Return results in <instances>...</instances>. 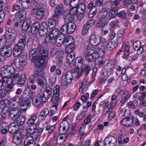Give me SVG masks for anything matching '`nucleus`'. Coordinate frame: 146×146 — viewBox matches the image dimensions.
Masks as SVG:
<instances>
[{"instance_id": "nucleus-13", "label": "nucleus", "mask_w": 146, "mask_h": 146, "mask_svg": "<svg viewBox=\"0 0 146 146\" xmlns=\"http://www.w3.org/2000/svg\"><path fill=\"white\" fill-rule=\"evenodd\" d=\"M87 43V42L85 43V45L84 47V49L85 54H86L91 55L96 54V53H98V52H97L98 49L96 47L91 45H86Z\"/></svg>"}, {"instance_id": "nucleus-38", "label": "nucleus", "mask_w": 146, "mask_h": 146, "mask_svg": "<svg viewBox=\"0 0 146 146\" xmlns=\"http://www.w3.org/2000/svg\"><path fill=\"white\" fill-rule=\"evenodd\" d=\"M66 137L64 134L58 135L57 137L56 143L58 145H61L65 141Z\"/></svg>"}, {"instance_id": "nucleus-63", "label": "nucleus", "mask_w": 146, "mask_h": 146, "mask_svg": "<svg viewBox=\"0 0 146 146\" xmlns=\"http://www.w3.org/2000/svg\"><path fill=\"white\" fill-rule=\"evenodd\" d=\"M95 61V64L99 66H100L104 62V60L101 58H99V57L96 59Z\"/></svg>"}, {"instance_id": "nucleus-20", "label": "nucleus", "mask_w": 146, "mask_h": 146, "mask_svg": "<svg viewBox=\"0 0 146 146\" xmlns=\"http://www.w3.org/2000/svg\"><path fill=\"white\" fill-rule=\"evenodd\" d=\"M36 78V74L35 72L33 75L29 76L27 80L28 86L31 87V89L33 90H35L36 88V86L33 85L35 81V80Z\"/></svg>"}, {"instance_id": "nucleus-47", "label": "nucleus", "mask_w": 146, "mask_h": 146, "mask_svg": "<svg viewBox=\"0 0 146 146\" xmlns=\"http://www.w3.org/2000/svg\"><path fill=\"white\" fill-rule=\"evenodd\" d=\"M8 78L3 77L0 74V87L5 86Z\"/></svg>"}, {"instance_id": "nucleus-52", "label": "nucleus", "mask_w": 146, "mask_h": 146, "mask_svg": "<svg viewBox=\"0 0 146 146\" xmlns=\"http://www.w3.org/2000/svg\"><path fill=\"white\" fill-rule=\"evenodd\" d=\"M15 82V80H9V78H8L6 82V84H7V87L10 89L12 88L14 86V82Z\"/></svg>"}, {"instance_id": "nucleus-14", "label": "nucleus", "mask_w": 146, "mask_h": 146, "mask_svg": "<svg viewBox=\"0 0 146 146\" xmlns=\"http://www.w3.org/2000/svg\"><path fill=\"white\" fill-rule=\"evenodd\" d=\"M80 87L79 88L80 93L82 94L86 90L88 89V87L90 86L89 83L88 82V80L85 79L83 81H79Z\"/></svg>"}, {"instance_id": "nucleus-45", "label": "nucleus", "mask_w": 146, "mask_h": 146, "mask_svg": "<svg viewBox=\"0 0 146 146\" xmlns=\"http://www.w3.org/2000/svg\"><path fill=\"white\" fill-rule=\"evenodd\" d=\"M37 108H40L42 107L43 105V102H44L43 100V99L42 98V96L41 95H38L37 96Z\"/></svg>"}, {"instance_id": "nucleus-9", "label": "nucleus", "mask_w": 146, "mask_h": 146, "mask_svg": "<svg viewBox=\"0 0 146 146\" xmlns=\"http://www.w3.org/2000/svg\"><path fill=\"white\" fill-rule=\"evenodd\" d=\"M26 11L24 9H21L16 12L14 20L19 22H22L24 18L26 17Z\"/></svg>"}, {"instance_id": "nucleus-61", "label": "nucleus", "mask_w": 146, "mask_h": 146, "mask_svg": "<svg viewBox=\"0 0 146 146\" xmlns=\"http://www.w3.org/2000/svg\"><path fill=\"white\" fill-rule=\"evenodd\" d=\"M137 0H125L124 5L127 6L131 4H135L137 3Z\"/></svg>"}, {"instance_id": "nucleus-46", "label": "nucleus", "mask_w": 146, "mask_h": 146, "mask_svg": "<svg viewBox=\"0 0 146 146\" xmlns=\"http://www.w3.org/2000/svg\"><path fill=\"white\" fill-rule=\"evenodd\" d=\"M80 0H71L70 4V7L74 8L76 7L79 4Z\"/></svg>"}, {"instance_id": "nucleus-22", "label": "nucleus", "mask_w": 146, "mask_h": 146, "mask_svg": "<svg viewBox=\"0 0 146 146\" xmlns=\"http://www.w3.org/2000/svg\"><path fill=\"white\" fill-rule=\"evenodd\" d=\"M133 119L132 116L126 117L122 119L121 124L126 127H130L133 123Z\"/></svg>"}, {"instance_id": "nucleus-34", "label": "nucleus", "mask_w": 146, "mask_h": 146, "mask_svg": "<svg viewBox=\"0 0 146 146\" xmlns=\"http://www.w3.org/2000/svg\"><path fill=\"white\" fill-rule=\"evenodd\" d=\"M100 19L96 23V26L100 28H103L107 25L108 22L105 19Z\"/></svg>"}, {"instance_id": "nucleus-8", "label": "nucleus", "mask_w": 146, "mask_h": 146, "mask_svg": "<svg viewBox=\"0 0 146 146\" xmlns=\"http://www.w3.org/2000/svg\"><path fill=\"white\" fill-rule=\"evenodd\" d=\"M86 6L85 4L81 3L78 6L74 8H71L74 13L76 16L79 17V15H81L83 17V14L84 13L86 10Z\"/></svg>"}, {"instance_id": "nucleus-30", "label": "nucleus", "mask_w": 146, "mask_h": 146, "mask_svg": "<svg viewBox=\"0 0 146 146\" xmlns=\"http://www.w3.org/2000/svg\"><path fill=\"white\" fill-rule=\"evenodd\" d=\"M26 79V74H22L17 80V84L20 86H23L24 85Z\"/></svg>"}, {"instance_id": "nucleus-59", "label": "nucleus", "mask_w": 146, "mask_h": 146, "mask_svg": "<svg viewBox=\"0 0 146 146\" xmlns=\"http://www.w3.org/2000/svg\"><path fill=\"white\" fill-rule=\"evenodd\" d=\"M7 70H6V67H4V68L2 69L0 74L2 76H3V77H5L7 79L9 77L7 73Z\"/></svg>"}, {"instance_id": "nucleus-29", "label": "nucleus", "mask_w": 146, "mask_h": 146, "mask_svg": "<svg viewBox=\"0 0 146 146\" xmlns=\"http://www.w3.org/2000/svg\"><path fill=\"white\" fill-rule=\"evenodd\" d=\"M99 56L98 53H96L92 54H86L85 57L87 62H93L96 59L98 58Z\"/></svg>"}, {"instance_id": "nucleus-42", "label": "nucleus", "mask_w": 146, "mask_h": 146, "mask_svg": "<svg viewBox=\"0 0 146 146\" xmlns=\"http://www.w3.org/2000/svg\"><path fill=\"white\" fill-rule=\"evenodd\" d=\"M20 76V74L18 72H16L15 70H14V72L11 73V75L10 76L11 77H9V80H14L15 81L16 80V79L19 77Z\"/></svg>"}, {"instance_id": "nucleus-53", "label": "nucleus", "mask_w": 146, "mask_h": 146, "mask_svg": "<svg viewBox=\"0 0 146 146\" xmlns=\"http://www.w3.org/2000/svg\"><path fill=\"white\" fill-rule=\"evenodd\" d=\"M6 68L7 71V74L9 76H11V73L14 72V70H15V68L12 66H6Z\"/></svg>"}, {"instance_id": "nucleus-6", "label": "nucleus", "mask_w": 146, "mask_h": 146, "mask_svg": "<svg viewBox=\"0 0 146 146\" xmlns=\"http://www.w3.org/2000/svg\"><path fill=\"white\" fill-rule=\"evenodd\" d=\"M15 121V123H11L9 126L8 131L11 133H16L19 129V127L23 125L25 122L23 119L22 120Z\"/></svg>"}, {"instance_id": "nucleus-62", "label": "nucleus", "mask_w": 146, "mask_h": 146, "mask_svg": "<svg viewBox=\"0 0 146 146\" xmlns=\"http://www.w3.org/2000/svg\"><path fill=\"white\" fill-rule=\"evenodd\" d=\"M141 42L138 41L135 42L133 44V47L134 50H137L141 45Z\"/></svg>"}, {"instance_id": "nucleus-7", "label": "nucleus", "mask_w": 146, "mask_h": 146, "mask_svg": "<svg viewBox=\"0 0 146 146\" xmlns=\"http://www.w3.org/2000/svg\"><path fill=\"white\" fill-rule=\"evenodd\" d=\"M24 95L27 98H30L32 100V104L36 107V94L35 92H33L29 87L26 88L24 92Z\"/></svg>"}, {"instance_id": "nucleus-4", "label": "nucleus", "mask_w": 146, "mask_h": 146, "mask_svg": "<svg viewBox=\"0 0 146 146\" xmlns=\"http://www.w3.org/2000/svg\"><path fill=\"white\" fill-rule=\"evenodd\" d=\"M26 44V41L19 40L18 42L14 46L13 50V54L15 57L18 56L21 53Z\"/></svg>"}, {"instance_id": "nucleus-41", "label": "nucleus", "mask_w": 146, "mask_h": 146, "mask_svg": "<svg viewBox=\"0 0 146 146\" xmlns=\"http://www.w3.org/2000/svg\"><path fill=\"white\" fill-rule=\"evenodd\" d=\"M20 136H21L23 138H25L27 136V134L29 133V134L30 133H29L28 130L27 129L24 127H22L20 133H17Z\"/></svg>"}, {"instance_id": "nucleus-55", "label": "nucleus", "mask_w": 146, "mask_h": 146, "mask_svg": "<svg viewBox=\"0 0 146 146\" xmlns=\"http://www.w3.org/2000/svg\"><path fill=\"white\" fill-rule=\"evenodd\" d=\"M12 52H7L6 51H1V54L4 58H6L9 57L11 55Z\"/></svg>"}, {"instance_id": "nucleus-64", "label": "nucleus", "mask_w": 146, "mask_h": 146, "mask_svg": "<svg viewBox=\"0 0 146 146\" xmlns=\"http://www.w3.org/2000/svg\"><path fill=\"white\" fill-rule=\"evenodd\" d=\"M113 61H110L107 63L106 65V67L107 68L109 69H112L114 68V65L113 64Z\"/></svg>"}, {"instance_id": "nucleus-3", "label": "nucleus", "mask_w": 146, "mask_h": 146, "mask_svg": "<svg viewBox=\"0 0 146 146\" xmlns=\"http://www.w3.org/2000/svg\"><path fill=\"white\" fill-rule=\"evenodd\" d=\"M76 28V26L74 23L70 22L68 24L64 25L60 28V32L61 34H62L63 36L67 34H70L74 32Z\"/></svg>"}, {"instance_id": "nucleus-49", "label": "nucleus", "mask_w": 146, "mask_h": 146, "mask_svg": "<svg viewBox=\"0 0 146 146\" xmlns=\"http://www.w3.org/2000/svg\"><path fill=\"white\" fill-rule=\"evenodd\" d=\"M92 116L91 115H88L84 120V123L83 124L82 123L81 124V126H83L85 128L86 126H85V125L88 124L91 122L92 119Z\"/></svg>"}, {"instance_id": "nucleus-15", "label": "nucleus", "mask_w": 146, "mask_h": 146, "mask_svg": "<svg viewBox=\"0 0 146 146\" xmlns=\"http://www.w3.org/2000/svg\"><path fill=\"white\" fill-rule=\"evenodd\" d=\"M107 45L106 43L102 42H99L97 44V46L96 47H98L97 52H98L99 56L100 54L102 55L104 54L105 52H106Z\"/></svg>"}, {"instance_id": "nucleus-10", "label": "nucleus", "mask_w": 146, "mask_h": 146, "mask_svg": "<svg viewBox=\"0 0 146 146\" xmlns=\"http://www.w3.org/2000/svg\"><path fill=\"white\" fill-rule=\"evenodd\" d=\"M73 78V73L70 71H68L65 74L62 81V84L64 86L66 85L67 83L71 82Z\"/></svg>"}, {"instance_id": "nucleus-37", "label": "nucleus", "mask_w": 146, "mask_h": 146, "mask_svg": "<svg viewBox=\"0 0 146 146\" xmlns=\"http://www.w3.org/2000/svg\"><path fill=\"white\" fill-rule=\"evenodd\" d=\"M83 63L82 58L80 56L76 58L75 60L74 66L75 68H81Z\"/></svg>"}, {"instance_id": "nucleus-58", "label": "nucleus", "mask_w": 146, "mask_h": 146, "mask_svg": "<svg viewBox=\"0 0 146 146\" xmlns=\"http://www.w3.org/2000/svg\"><path fill=\"white\" fill-rule=\"evenodd\" d=\"M59 95L53 94V95L51 101L53 104L56 103L59 100Z\"/></svg>"}, {"instance_id": "nucleus-5", "label": "nucleus", "mask_w": 146, "mask_h": 146, "mask_svg": "<svg viewBox=\"0 0 146 146\" xmlns=\"http://www.w3.org/2000/svg\"><path fill=\"white\" fill-rule=\"evenodd\" d=\"M36 119V115H33L31 116L27 121V124L30 126V128L29 129L31 131L29 132V133L31 134L36 133V123L35 122Z\"/></svg>"}, {"instance_id": "nucleus-24", "label": "nucleus", "mask_w": 146, "mask_h": 146, "mask_svg": "<svg viewBox=\"0 0 146 146\" xmlns=\"http://www.w3.org/2000/svg\"><path fill=\"white\" fill-rule=\"evenodd\" d=\"M35 140H34V138L31 136H29L25 139L24 142L25 146H28L31 145V146H36V137H35Z\"/></svg>"}, {"instance_id": "nucleus-31", "label": "nucleus", "mask_w": 146, "mask_h": 146, "mask_svg": "<svg viewBox=\"0 0 146 146\" xmlns=\"http://www.w3.org/2000/svg\"><path fill=\"white\" fill-rule=\"evenodd\" d=\"M64 7L62 4H60L56 7L54 15H58V17L61 15L64 12Z\"/></svg>"}, {"instance_id": "nucleus-26", "label": "nucleus", "mask_w": 146, "mask_h": 146, "mask_svg": "<svg viewBox=\"0 0 146 146\" xmlns=\"http://www.w3.org/2000/svg\"><path fill=\"white\" fill-rule=\"evenodd\" d=\"M29 58L32 63H34L36 66V49L33 48L29 52Z\"/></svg>"}, {"instance_id": "nucleus-44", "label": "nucleus", "mask_w": 146, "mask_h": 146, "mask_svg": "<svg viewBox=\"0 0 146 146\" xmlns=\"http://www.w3.org/2000/svg\"><path fill=\"white\" fill-rule=\"evenodd\" d=\"M138 103L137 101L134 100L132 102L130 101L127 104V105L129 108L132 109L135 108L138 105Z\"/></svg>"}, {"instance_id": "nucleus-1", "label": "nucleus", "mask_w": 146, "mask_h": 146, "mask_svg": "<svg viewBox=\"0 0 146 146\" xmlns=\"http://www.w3.org/2000/svg\"><path fill=\"white\" fill-rule=\"evenodd\" d=\"M37 50L39 53L37 56V75L42 76L43 74V69H45L46 66L45 63L46 59L48 57V50L44 47L42 44H39Z\"/></svg>"}, {"instance_id": "nucleus-2", "label": "nucleus", "mask_w": 146, "mask_h": 146, "mask_svg": "<svg viewBox=\"0 0 146 146\" xmlns=\"http://www.w3.org/2000/svg\"><path fill=\"white\" fill-rule=\"evenodd\" d=\"M21 111L17 108H11L9 112V117L13 120L15 121L22 120L23 119L24 121H25V116L21 115Z\"/></svg>"}, {"instance_id": "nucleus-48", "label": "nucleus", "mask_w": 146, "mask_h": 146, "mask_svg": "<svg viewBox=\"0 0 146 146\" xmlns=\"http://www.w3.org/2000/svg\"><path fill=\"white\" fill-rule=\"evenodd\" d=\"M74 42L72 41L70 44H68V45L66 46H67L66 50H67V52L68 51H73V50L74 48Z\"/></svg>"}, {"instance_id": "nucleus-54", "label": "nucleus", "mask_w": 146, "mask_h": 146, "mask_svg": "<svg viewBox=\"0 0 146 146\" xmlns=\"http://www.w3.org/2000/svg\"><path fill=\"white\" fill-rule=\"evenodd\" d=\"M57 64L59 67H61L63 64V60L62 56H57Z\"/></svg>"}, {"instance_id": "nucleus-16", "label": "nucleus", "mask_w": 146, "mask_h": 146, "mask_svg": "<svg viewBox=\"0 0 146 146\" xmlns=\"http://www.w3.org/2000/svg\"><path fill=\"white\" fill-rule=\"evenodd\" d=\"M58 15H54L52 18H50L48 21V25L49 29H52L54 28L56 24L58 23L59 17Z\"/></svg>"}, {"instance_id": "nucleus-36", "label": "nucleus", "mask_w": 146, "mask_h": 146, "mask_svg": "<svg viewBox=\"0 0 146 146\" xmlns=\"http://www.w3.org/2000/svg\"><path fill=\"white\" fill-rule=\"evenodd\" d=\"M69 53L67 57V61L69 64L73 62L75 58V53L73 51H68Z\"/></svg>"}, {"instance_id": "nucleus-11", "label": "nucleus", "mask_w": 146, "mask_h": 146, "mask_svg": "<svg viewBox=\"0 0 146 146\" xmlns=\"http://www.w3.org/2000/svg\"><path fill=\"white\" fill-rule=\"evenodd\" d=\"M103 146H115L117 140L113 136H110L106 137L104 141Z\"/></svg>"}, {"instance_id": "nucleus-23", "label": "nucleus", "mask_w": 146, "mask_h": 146, "mask_svg": "<svg viewBox=\"0 0 146 146\" xmlns=\"http://www.w3.org/2000/svg\"><path fill=\"white\" fill-rule=\"evenodd\" d=\"M118 42L117 40H112L107 45L106 52L108 54L111 53V51L113 50L117 46Z\"/></svg>"}, {"instance_id": "nucleus-32", "label": "nucleus", "mask_w": 146, "mask_h": 146, "mask_svg": "<svg viewBox=\"0 0 146 146\" xmlns=\"http://www.w3.org/2000/svg\"><path fill=\"white\" fill-rule=\"evenodd\" d=\"M129 44L128 42H127L125 46V47L124 50L121 49L119 50V52H118L119 53L120 52H121L122 51H124V56H125V59H127L129 55Z\"/></svg>"}, {"instance_id": "nucleus-50", "label": "nucleus", "mask_w": 146, "mask_h": 146, "mask_svg": "<svg viewBox=\"0 0 146 146\" xmlns=\"http://www.w3.org/2000/svg\"><path fill=\"white\" fill-rule=\"evenodd\" d=\"M22 98L20 97L19 96H16L11 99V101H12V102H14L19 104L21 100H22Z\"/></svg>"}, {"instance_id": "nucleus-35", "label": "nucleus", "mask_w": 146, "mask_h": 146, "mask_svg": "<svg viewBox=\"0 0 146 146\" xmlns=\"http://www.w3.org/2000/svg\"><path fill=\"white\" fill-rule=\"evenodd\" d=\"M31 20L29 19H27L23 22L22 26V29L25 31L28 29L31 26Z\"/></svg>"}, {"instance_id": "nucleus-27", "label": "nucleus", "mask_w": 146, "mask_h": 146, "mask_svg": "<svg viewBox=\"0 0 146 146\" xmlns=\"http://www.w3.org/2000/svg\"><path fill=\"white\" fill-rule=\"evenodd\" d=\"M31 103L30 100L29 99H23L20 103V108L21 110L23 111H26L27 108L30 105Z\"/></svg>"}, {"instance_id": "nucleus-39", "label": "nucleus", "mask_w": 146, "mask_h": 146, "mask_svg": "<svg viewBox=\"0 0 146 146\" xmlns=\"http://www.w3.org/2000/svg\"><path fill=\"white\" fill-rule=\"evenodd\" d=\"M74 39L72 37L69 36H67L66 37H64L63 44L65 46L68 45V44H70L71 42H74Z\"/></svg>"}, {"instance_id": "nucleus-19", "label": "nucleus", "mask_w": 146, "mask_h": 146, "mask_svg": "<svg viewBox=\"0 0 146 146\" xmlns=\"http://www.w3.org/2000/svg\"><path fill=\"white\" fill-rule=\"evenodd\" d=\"M46 90L44 91L42 98L44 102H46L51 96L52 89L49 86L45 87Z\"/></svg>"}, {"instance_id": "nucleus-43", "label": "nucleus", "mask_w": 146, "mask_h": 146, "mask_svg": "<svg viewBox=\"0 0 146 146\" xmlns=\"http://www.w3.org/2000/svg\"><path fill=\"white\" fill-rule=\"evenodd\" d=\"M90 69V66L89 65H87L81 68V71L86 76L89 73Z\"/></svg>"}, {"instance_id": "nucleus-28", "label": "nucleus", "mask_w": 146, "mask_h": 146, "mask_svg": "<svg viewBox=\"0 0 146 146\" xmlns=\"http://www.w3.org/2000/svg\"><path fill=\"white\" fill-rule=\"evenodd\" d=\"M24 138L17 133H15L13 139V142L15 144L19 145L21 144Z\"/></svg>"}, {"instance_id": "nucleus-25", "label": "nucleus", "mask_w": 146, "mask_h": 146, "mask_svg": "<svg viewBox=\"0 0 146 146\" xmlns=\"http://www.w3.org/2000/svg\"><path fill=\"white\" fill-rule=\"evenodd\" d=\"M100 41L99 36L94 33L91 35L89 38V42L90 45L93 46L97 45L100 42Z\"/></svg>"}, {"instance_id": "nucleus-12", "label": "nucleus", "mask_w": 146, "mask_h": 146, "mask_svg": "<svg viewBox=\"0 0 146 146\" xmlns=\"http://www.w3.org/2000/svg\"><path fill=\"white\" fill-rule=\"evenodd\" d=\"M3 37V41H5L7 46L11 45L14 42L16 35L15 33H12L7 36Z\"/></svg>"}, {"instance_id": "nucleus-56", "label": "nucleus", "mask_w": 146, "mask_h": 146, "mask_svg": "<svg viewBox=\"0 0 146 146\" xmlns=\"http://www.w3.org/2000/svg\"><path fill=\"white\" fill-rule=\"evenodd\" d=\"M55 129L54 125L50 126V125H47L46 127V130L48 131V134L49 135Z\"/></svg>"}, {"instance_id": "nucleus-51", "label": "nucleus", "mask_w": 146, "mask_h": 146, "mask_svg": "<svg viewBox=\"0 0 146 146\" xmlns=\"http://www.w3.org/2000/svg\"><path fill=\"white\" fill-rule=\"evenodd\" d=\"M48 114V109L43 110L41 112L40 115L39 116V118H41L42 120L44 119Z\"/></svg>"}, {"instance_id": "nucleus-57", "label": "nucleus", "mask_w": 146, "mask_h": 146, "mask_svg": "<svg viewBox=\"0 0 146 146\" xmlns=\"http://www.w3.org/2000/svg\"><path fill=\"white\" fill-rule=\"evenodd\" d=\"M31 31L33 34H36V22L33 23L31 27Z\"/></svg>"}, {"instance_id": "nucleus-60", "label": "nucleus", "mask_w": 146, "mask_h": 146, "mask_svg": "<svg viewBox=\"0 0 146 146\" xmlns=\"http://www.w3.org/2000/svg\"><path fill=\"white\" fill-rule=\"evenodd\" d=\"M44 12L38 11L37 9V20H41L43 18L44 14Z\"/></svg>"}, {"instance_id": "nucleus-17", "label": "nucleus", "mask_w": 146, "mask_h": 146, "mask_svg": "<svg viewBox=\"0 0 146 146\" xmlns=\"http://www.w3.org/2000/svg\"><path fill=\"white\" fill-rule=\"evenodd\" d=\"M88 8L90 9L88 13L89 18H91L94 16L97 13V8L94 5V2L91 1L88 5Z\"/></svg>"}, {"instance_id": "nucleus-18", "label": "nucleus", "mask_w": 146, "mask_h": 146, "mask_svg": "<svg viewBox=\"0 0 146 146\" xmlns=\"http://www.w3.org/2000/svg\"><path fill=\"white\" fill-rule=\"evenodd\" d=\"M39 35L41 36L46 35L48 32V25L46 22H43L38 29Z\"/></svg>"}, {"instance_id": "nucleus-33", "label": "nucleus", "mask_w": 146, "mask_h": 146, "mask_svg": "<svg viewBox=\"0 0 146 146\" xmlns=\"http://www.w3.org/2000/svg\"><path fill=\"white\" fill-rule=\"evenodd\" d=\"M108 13V9L106 8H104L98 13L97 18L99 19H103L107 15Z\"/></svg>"}, {"instance_id": "nucleus-21", "label": "nucleus", "mask_w": 146, "mask_h": 146, "mask_svg": "<svg viewBox=\"0 0 146 146\" xmlns=\"http://www.w3.org/2000/svg\"><path fill=\"white\" fill-rule=\"evenodd\" d=\"M73 13L70 9V13L64 15V20L65 24H68L70 22H73L72 21L74 20V19L76 16L74 15L75 14Z\"/></svg>"}, {"instance_id": "nucleus-40", "label": "nucleus", "mask_w": 146, "mask_h": 146, "mask_svg": "<svg viewBox=\"0 0 146 146\" xmlns=\"http://www.w3.org/2000/svg\"><path fill=\"white\" fill-rule=\"evenodd\" d=\"M6 114L5 113H0V126L3 127H6V123L4 121L6 118Z\"/></svg>"}]
</instances>
